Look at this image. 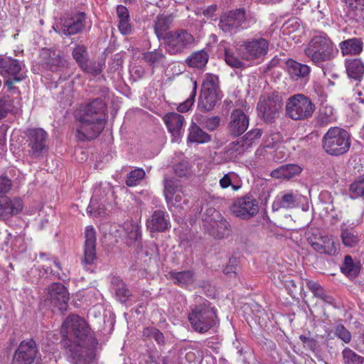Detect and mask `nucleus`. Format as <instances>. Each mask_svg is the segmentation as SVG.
Instances as JSON below:
<instances>
[{"label": "nucleus", "instance_id": "393cba45", "mask_svg": "<svg viewBox=\"0 0 364 364\" xmlns=\"http://www.w3.org/2000/svg\"><path fill=\"white\" fill-rule=\"evenodd\" d=\"M297 205V195L292 191L281 193L277 196L272 205L273 211L280 209H291Z\"/></svg>", "mask_w": 364, "mask_h": 364}, {"label": "nucleus", "instance_id": "423d86ee", "mask_svg": "<svg viewBox=\"0 0 364 364\" xmlns=\"http://www.w3.org/2000/svg\"><path fill=\"white\" fill-rule=\"evenodd\" d=\"M257 21L252 14H246L240 8L223 14L220 17L219 28L225 33H235L240 29L247 28Z\"/></svg>", "mask_w": 364, "mask_h": 364}, {"label": "nucleus", "instance_id": "20e7f679", "mask_svg": "<svg viewBox=\"0 0 364 364\" xmlns=\"http://www.w3.org/2000/svg\"><path fill=\"white\" fill-rule=\"evenodd\" d=\"M188 321L195 331L206 333L218 322L217 311L209 301L205 300L193 306Z\"/></svg>", "mask_w": 364, "mask_h": 364}, {"label": "nucleus", "instance_id": "6e6d98bb", "mask_svg": "<svg viewBox=\"0 0 364 364\" xmlns=\"http://www.w3.org/2000/svg\"><path fill=\"white\" fill-rule=\"evenodd\" d=\"M12 110V102L9 97L0 100V119L4 118Z\"/></svg>", "mask_w": 364, "mask_h": 364}, {"label": "nucleus", "instance_id": "f3484780", "mask_svg": "<svg viewBox=\"0 0 364 364\" xmlns=\"http://www.w3.org/2000/svg\"><path fill=\"white\" fill-rule=\"evenodd\" d=\"M38 354L36 341L30 338L21 342L13 358V364H35Z\"/></svg>", "mask_w": 364, "mask_h": 364}, {"label": "nucleus", "instance_id": "49530a36", "mask_svg": "<svg viewBox=\"0 0 364 364\" xmlns=\"http://www.w3.org/2000/svg\"><path fill=\"white\" fill-rule=\"evenodd\" d=\"M223 217L220 213L213 208H208L203 213L202 219L205 226L209 229L215 222Z\"/></svg>", "mask_w": 364, "mask_h": 364}, {"label": "nucleus", "instance_id": "680f3d73", "mask_svg": "<svg viewBox=\"0 0 364 364\" xmlns=\"http://www.w3.org/2000/svg\"><path fill=\"white\" fill-rule=\"evenodd\" d=\"M220 122V117L218 116H214L204 120L203 124L207 129L213 131L219 126Z\"/></svg>", "mask_w": 364, "mask_h": 364}, {"label": "nucleus", "instance_id": "f8f14e48", "mask_svg": "<svg viewBox=\"0 0 364 364\" xmlns=\"http://www.w3.org/2000/svg\"><path fill=\"white\" fill-rule=\"evenodd\" d=\"M0 75L6 78L5 85L9 90H14L16 87L13 84L26 77L22 72V64L18 60L9 57L0 58Z\"/></svg>", "mask_w": 364, "mask_h": 364}, {"label": "nucleus", "instance_id": "6e6552de", "mask_svg": "<svg viewBox=\"0 0 364 364\" xmlns=\"http://www.w3.org/2000/svg\"><path fill=\"white\" fill-rule=\"evenodd\" d=\"M218 77L213 74H207L203 82L202 89L198 98V107L203 112L212 110L220 100Z\"/></svg>", "mask_w": 364, "mask_h": 364}, {"label": "nucleus", "instance_id": "338daca9", "mask_svg": "<svg viewBox=\"0 0 364 364\" xmlns=\"http://www.w3.org/2000/svg\"><path fill=\"white\" fill-rule=\"evenodd\" d=\"M11 186V181L7 176H0V194L7 193Z\"/></svg>", "mask_w": 364, "mask_h": 364}, {"label": "nucleus", "instance_id": "5701e85b", "mask_svg": "<svg viewBox=\"0 0 364 364\" xmlns=\"http://www.w3.org/2000/svg\"><path fill=\"white\" fill-rule=\"evenodd\" d=\"M21 201L18 199L11 200L6 196L0 198V219L6 220L22 210Z\"/></svg>", "mask_w": 364, "mask_h": 364}, {"label": "nucleus", "instance_id": "e2e57ef3", "mask_svg": "<svg viewBox=\"0 0 364 364\" xmlns=\"http://www.w3.org/2000/svg\"><path fill=\"white\" fill-rule=\"evenodd\" d=\"M282 140L279 133H272L267 136L265 139L266 146L268 148H273L278 142Z\"/></svg>", "mask_w": 364, "mask_h": 364}, {"label": "nucleus", "instance_id": "0eeeda50", "mask_svg": "<svg viewBox=\"0 0 364 364\" xmlns=\"http://www.w3.org/2000/svg\"><path fill=\"white\" fill-rule=\"evenodd\" d=\"M195 43L194 36L186 29L168 31L164 36V48L171 55L184 53L193 48Z\"/></svg>", "mask_w": 364, "mask_h": 364}, {"label": "nucleus", "instance_id": "a19ab883", "mask_svg": "<svg viewBox=\"0 0 364 364\" xmlns=\"http://www.w3.org/2000/svg\"><path fill=\"white\" fill-rule=\"evenodd\" d=\"M111 191L109 186L102 187L101 185L96 186L93 191V196L91 198L89 208H95L97 201H106L107 195Z\"/></svg>", "mask_w": 364, "mask_h": 364}, {"label": "nucleus", "instance_id": "4be33fe9", "mask_svg": "<svg viewBox=\"0 0 364 364\" xmlns=\"http://www.w3.org/2000/svg\"><path fill=\"white\" fill-rule=\"evenodd\" d=\"M125 232L124 241L127 245L133 247L136 250L142 249L141 234L136 223H126L124 225Z\"/></svg>", "mask_w": 364, "mask_h": 364}, {"label": "nucleus", "instance_id": "ddd939ff", "mask_svg": "<svg viewBox=\"0 0 364 364\" xmlns=\"http://www.w3.org/2000/svg\"><path fill=\"white\" fill-rule=\"evenodd\" d=\"M269 46V42L264 38H252L242 42L240 46L239 52L244 60H259L267 54Z\"/></svg>", "mask_w": 364, "mask_h": 364}, {"label": "nucleus", "instance_id": "f257e3e1", "mask_svg": "<svg viewBox=\"0 0 364 364\" xmlns=\"http://www.w3.org/2000/svg\"><path fill=\"white\" fill-rule=\"evenodd\" d=\"M60 333L64 338L67 359L70 364H90L98 345L85 320L77 315L66 318Z\"/></svg>", "mask_w": 364, "mask_h": 364}, {"label": "nucleus", "instance_id": "a211bd4d", "mask_svg": "<svg viewBox=\"0 0 364 364\" xmlns=\"http://www.w3.org/2000/svg\"><path fill=\"white\" fill-rule=\"evenodd\" d=\"M85 14L82 12L65 19L53 26L55 32L65 36L75 35L80 32L85 27Z\"/></svg>", "mask_w": 364, "mask_h": 364}, {"label": "nucleus", "instance_id": "412c9836", "mask_svg": "<svg viewBox=\"0 0 364 364\" xmlns=\"http://www.w3.org/2000/svg\"><path fill=\"white\" fill-rule=\"evenodd\" d=\"M231 120L228 124L230 134L237 136L243 134L249 125V118L245 112L240 109H235L230 116Z\"/></svg>", "mask_w": 364, "mask_h": 364}, {"label": "nucleus", "instance_id": "4d7b16f0", "mask_svg": "<svg viewBox=\"0 0 364 364\" xmlns=\"http://www.w3.org/2000/svg\"><path fill=\"white\" fill-rule=\"evenodd\" d=\"M285 288L289 291L290 294H293L301 289V282L295 281L289 277L284 280Z\"/></svg>", "mask_w": 364, "mask_h": 364}, {"label": "nucleus", "instance_id": "5fc2aeb1", "mask_svg": "<svg viewBox=\"0 0 364 364\" xmlns=\"http://www.w3.org/2000/svg\"><path fill=\"white\" fill-rule=\"evenodd\" d=\"M237 178V174L234 172H229L224 175V176L220 180V186L222 188H227L230 186L232 188L234 191H237L239 186L232 184V181Z\"/></svg>", "mask_w": 364, "mask_h": 364}, {"label": "nucleus", "instance_id": "2eb2a0df", "mask_svg": "<svg viewBox=\"0 0 364 364\" xmlns=\"http://www.w3.org/2000/svg\"><path fill=\"white\" fill-rule=\"evenodd\" d=\"M231 212L237 218L249 220L258 213V203L252 196L239 197L232 203Z\"/></svg>", "mask_w": 364, "mask_h": 364}, {"label": "nucleus", "instance_id": "de8ad7c7", "mask_svg": "<svg viewBox=\"0 0 364 364\" xmlns=\"http://www.w3.org/2000/svg\"><path fill=\"white\" fill-rule=\"evenodd\" d=\"M145 176V171L143 168H137L132 171L127 176L126 179V184L128 186H135L139 183Z\"/></svg>", "mask_w": 364, "mask_h": 364}, {"label": "nucleus", "instance_id": "6ab92c4d", "mask_svg": "<svg viewBox=\"0 0 364 364\" xmlns=\"http://www.w3.org/2000/svg\"><path fill=\"white\" fill-rule=\"evenodd\" d=\"M146 227L151 232H164L171 228L169 215L164 210H154L146 220Z\"/></svg>", "mask_w": 364, "mask_h": 364}, {"label": "nucleus", "instance_id": "a18cd8bd", "mask_svg": "<svg viewBox=\"0 0 364 364\" xmlns=\"http://www.w3.org/2000/svg\"><path fill=\"white\" fill-rule=\"evenodd\" d=\"M350 193L353 198L364 197V174L358 176L350 185Z\"/></svg>", "mask_w": 364, "mask_h": 364}, {"label": "nucleus", "instance_id": "69168bd1", "mask_svg": "<svg viewBox=\"0 0 364 364\" xmlns=\"http://www.w3.org/2000/svg\"><path fill=\"white\" fill-rule=\"evenodd\" d=\"M145 73V70L140 65H133L130 68L131 77L134 81L141 79Z\"/></svg>", "mask_w": 364, "mask_h": 364}, {"label": "nucleus", "instance_id": "c03bdc74", "mask_svg": "<svg viewBox=\"0 0 364 364\" xmlns=\"http://www.w3.org/2000/svg\"><path fill=\"white\" fill-rule=\"evenodd\" d=\"M143 58L149 65L155 66L156 65L163 62L165 60L166 56L161 50L156 49L153 51L144 53Z\"/></svg>", "mask_w": 364, "mask_h": 364}, {"label": "nucleus", "instance_id": "ea45409f", "mask_svg": "<svg viewBox=\"0 0 364 364\" xmlns=\"http://www.w3.org/2000/svg\"><path fill=\"white\" fill-rule=\"evenodd\" d=\"M262 132L260 129H254L245 134V135L235 142H232V145H240L242 150L248 148L254 141L259 139L262 136Z\"/></svg>", "mask_w": 364, "mask_h": 364}, {"label": "nucleus", "instance_id": "473e14b6", "mask_svg": "<svg viewBox=\"0 0 364 364\" xmlns=\"http://www.w3.org/2000/svg\"><path fill=\"white\" fill-rule=\"evenodd\" d=\"M210 233L217 239H223L230 235L231 232L230 224L221 217L218 221L215 222L210 228Z\"/></svg>", "mask_w": 364, "mask_h": 364}, {"label": "nucleus", "instance_id": "bb28decb", "mask_svg": "<svg viewBox=\"0 0 364 364\" xmlns=\"http://www.w3.org/2000/svg\"><path fill=\"white\" fill-rule=\"evenodd\" d=\"M301 168L294 164L279 166L271 172V176L275 178L290 179L301 172Z\"/></svg>", "mask_w": 364, "mask_h": 364}, {"label": "nucleus", "instance_id": "1a4fd4ad", "mask_svg": "<svg viewBox=\"0 0 364 364\" xmlns=\"http://www.w3.org/2000/svg\"><path fill=\"white\" fill-rule=\"evenodd\" d=\"M315 110L311 100L302 94L289 97L285 106L286 115L293 120H304L310 118Z\"/></svg>", "mask_w": 364, "mask_h": 364}, {"label": "nucleus", "instance_id": "bf43d9fd", "mask_svg": "<svg viewBox=\"0 0 364 364\" xmlns=\"http://www.w3.org/2000/svg\"><path fill=\"white\" fill-rule=\"evenodd\" d=\"M129 21V18L119 19V31L124 36L131 34L132 31V26Z\"/></svg>", "mask_w": 364, "mask_h": 364}, {"label": "nucleus", "instance_id": "72a5a7b5", "mask_svg": "<svg viewBox=\"0 0 364 364\" xmlns=\"http://www.w3.org/2000/svg\"><path fill=\"white\" fill-rule=\"evenodd\" d=\"M188 141L190 142L203 144L211 140V136L205 132L196 123L192 122L189 127Z\"/></svg>", "mask_w": 364, "mask_h": 364}, {"label": "nucleus", "instance_id": "3c124183", "mask_svg": "<svg viewBox=\"0 0 364 364\" xmlns=\"http://www.w3.org/2000/svg\"><path fill=\"white\" fill-rule=\"evenodd\" d=\"M196 89H197V83L196 81L193 82V90L189 96V97L183 103H181L178 106V111L180 112H186L190 109V108L193 105L195 97L196 95Z\"/></svg>", "mask_w": 364, "mask_h": 364}, {"label": "nucleus", "instance_id": "13d9d810", "mask_svg": "<svg viewBox=\"0 0 364 364\" xmlns=\"http://www.w3.org/2000/svg\"><path fill=\"white\" fill-rule=\"evenodd\" d=\"M335 333L336 335L345 343H348L350 341L351 334L343 325H338L336 328Z\"/></svg>", "mask_w": 364, "mask_h": 364}, {"label": "nucleus", "instance_id": "f704fd0d", "mask_svg": "<svg viewBox=\"0 0 364 364\" xmlns=\"http://www.w3.org/2000/svg\"><path fill=\"white\" fill-rule=\"evenodd\" d=\"M209 59V55L204 50L193 52L187 59L186 63L188 66L198 69L203 68Z\"/></svg>", "mask_w": 364, "mask_h": 364}, {"label": "nucleus", "instance_id": "4c0bfd02", "mask_svg": "<svg viewBox=\"0 0 364 364\" xmlns=\"http://www.w3.org/2000/svg\"><path fill=\"white\" fill-rule=\"evenodd\" d=\"M193 277L194 273L191 270L169 272V279L174 280V284L181 287L193 284Z\"/></svg>", "mask_w": 364, "mask_h": 364}, {"label": "nucleus", "instance_id": "0e129e2a", "mask_svg": "<svg viewBox=\"0 0 364 364\" xmlns=\"http://www.w3.org/2000/svg\"><path fill=\"white\" fill-rule=\"evenodd\" d=\"M174 172L178 177L186 176L189 173L187 162L178 163L174 166Z\"/></svg>", "mask_w": 364, "mask_h": 364}, {"label": "nucleus", "instance_id": "9b49d317", "mask_svg": "<svg viewBox=\"0 0 364 364\" xmlns=\"http://www.w3.org/2000/svg\"><path fill=\"white\" fill-rule=\"evenodd\" d=\"M29 154L33 158H39L48 151V134L42 128H29L25 132Z\"/></svg>", "mask_w": 364, "mask_h": 364}, {"label": "nucleus", "instance_id": "37998d69", "mask_svg": "<svg viewBox=\"0 0 364 364\" xmlns=\"http://www.w3.org/2000/svg\"><path fill=\"white\" fill-rule=\"evenodd\" d=\"M72 55L80 68L88 60L87 48L84 45H76L73 50Z\"/></svg>", "mask_w": 364, "mask_h": 364}, {"label": "nucleus", "instance_id": "aec40b11", "mask_svg": "<svg viewBox=\"0 0 364 364\" xmlns=\"http://www.w3.org/2000/svg\"><path fill=\"white\" fill-rule=\"evenodd\" d=\"M85 241L84 247L83 264H93L97 259L96 255V235L94 228L87 226L85 229Z\"/></svg>", "mask_w": 364, "mask_h": 364}, {"label": "nucleus", "instance_id": "7c9ffc66", "mask_svg": "<svg viewBox=\"0 0 364 364\" xmlns=\"http://www.w3.org/2000/svg\"><path fill=\"white\" fill-rule=\"evenodd\" d=\"M314 250L318 253L328 255H334L338 252L333 240L328 236L322 235L318 238V243H314Z\"/></svg>", "mask_w": 364, "mask_h": 364}, {"label": "nucleus", "instance_id": "603ef678", "mask_svg": "<svg viewBox=\"0 0 364 364\" xmlns=\"http://www.w3.org/2000/svg\"><path fill=\"white\" fill-rule=\"evenodd\" d=\"M84 72L91 74L94 76L98 75L102 70V65L100 63L96 61L87 60L82 67L80 68Z\"/></svg>", "mask_w": 364, "mask_h": 364}, {"label": "nucleus", "instance_id": "c9c22d12", "mask_svg": "<svg viewBox=\"0 0 364 364\" xmlns=\"http://www.w3.org/2000/svg\"><path fill=\"white\" fill-rule=\"evenodd\" d=\"M111 284L119 301L122 303H125L130 297L131 292L127 289L124 282L119 277H113Z\"/></svg>", "mask_w": 364, "mask_h": 364}, {"label": "nucleus", "instance_id": "c756f323", "mask_svg": "<svg viewBox=\"0 0 364 364\" xmlns=\"http://www.w3.org/2000/svg\"><path fill=\"white\" fill-rule=\"evenodd\" d=\"M348 76L350 79L360 81L364 75L363 63L358 58L348 60L346 63Z\"/></svg>", "mask_w": 364, "mask_h": 364}, {"label": "nucleus", "instance_id": "09e8293b", "mask_svg": "<svg viewBox=\"0 0 364 364\" xmlns=\"http://www.w3.org/2000/svg\"><path fill=\"white\" fill-rule=\"evenodd\" d=\"M342 354L346 364H363L364 362L363 357L357 355L350 348H345Z\"/></svg>", "mask_w": 364, "mask_h": 364}, {"label": "nucleus", "instance_id": "7ed1b4c3", "mask_svg": "<svg viewBox=\"0 0 364 364\" xmlns=\"http://www.w3.org/2000/svg\"><path fill=\"white\" fill-rule=\"evenodd\" d=\"M304 52L316 65L322 67L336 57L338 50L327 34L319 33L309 40Z\"/></svg>", "mask_w": 364, "mask_h": 364}, {"label": "nucleus", "instance_id": "39448f33", "mask_svg": "<svg viewBox=\"0 0 364 364\" xmlns=\"http://www.w3.org/2000/svg\"><path fill=\"white\" fill-rule=\"evenodd\" d=\"M350 137L348 132L338 127H331L322 138V147L331 156H341L349 150Z\"/></svg>", "mask_w": 364, "mask_h": 364}, {"label": "nucleus", "instance_id": "4468645a", "mask_svg": "<svg viewBox=\"0 0 364 364\" xmlns=\"http://www.w3.org/2000/svg\"><path fill=\"white\" fill-rule=\"evenodd\" d=\"M282 106V98L277 93H272L259 100L257 110L265 122L273 123L279 117Z\"/></svg>", "mask_w": 364, "mask_h": 364}, {"label": "nucleus", "instance_id": "dca6fc26", "mask_svg": "<svg viewBox=\"0 0 364 364\" xmlns=\"http://www.w3.org/2000/svg\"><path fill=\"white\" fill-rule=\"evenodd\" d=\"M41 57L43 64L52 72L63 71L70 66L64 53L58 49L43 48Z\"/></svg>", "mask_w": 364, "mask_h": 364}, {"label": "nucleus", "instance_id": "864d4df0", "mask_svg": "<svg viewBox=\"0 0 364 364\" xmlns=\"http://www.w3.org/2000/svg\"><path fill=\"white\" fill-rule=\"evenodd\" d=\"M225 60L226 63L232 68H242L245 67V64L230 50H225Z\"/></svg>", "mask_w": 364, "mask_h": 364}, {"label": "nucleus", "instance_id": "2f4dec72", "mask_svg": "<svg viewBox=\"0 0 364 364\" xmlns=\"http://www.w3.org/2000/svg\"><path fill=\"white\" fill-rule=\"evenodd\" d=\"M172 21L173 17L171 15L162 14L157 16L154 22V28L159 40H164V36L170 28Z\"/></svg>", "mask_w": 364, "mask_h": 364}, {"label": "nucleus", "instance_id": "8fccbe9b", "mask_svg": "<svg viewBox=\"0 0 364 364\" xmlns=\"http://www.w3.org/2000/svg\"><path fill=\"white\" fill-rule=\"evenodd\" d=\"M143 336L150 339H154L157 343L164 345L165 338L163 333L155 328H146L143 331Z\"/></svg>", "mask_w": 364, "mask_h": 364}, {"label": "nucleus", "instance_id": "b1692460", "mask_svg": "<svg viewBox=\"0 0 364 364\" xmlns=\"http://www.w3.org/2000/svg\"><path fill=\"white\" fill-rule=\"evenodd\" d=\"M347 16L356 23H364V0H344Z\"/></svg>", "mask_w": 364, "mask_h": 364}, {"label": "nucleus", "instance_id": "e433bc0d", "mask_svg": "<svg viewBox=\"0 0 364 364\" xmlns=\"http://www.w3.org/2000/svg\"><path fill=\"white\" fill-rule=\"evenodd\" d=\"M343 55H357L363 50V42L358 38H351L340 43Z\"/></svg>", "mask_w": 364, "mask_h": 364}, {"label": "nucleus", "instance_id": "cd10ccee", "mask_svg": "<svg viewBox=\"0 0 364 364\" xmlns=\"http://www.w3.org/2000/svg\"><path fill=\"white\" fill-rule=\"evenodd\" d=\"M164 121L173 136L179 135L184 122V117L182 115L176 112H170L164 117Z\"/></svg>", "mask_w": 364, "mask_h": 364}, {"label": "nucleus", "instance_id": "79ce46f5", "mask_svg": "<svg viewBox=\"0 0 364 364\" xmlns=\"http://www.w3.org/2000/svg\"><path fill=\"white\" fill-rule=\"evenodd\" d=\"M341 237L343 244L348 247H355L359 242L358 235L353 229H343Z\"/></svg>", "mask_w": 364, "mask_h": 364}, {"label": "nucleus", "instance_id": "052dcab7", "mask_svg": "<svg viewBox=\"0 0 364 364\" xmlns=\"http://www.w3.org/2000/svg\"><path fill=\"white\" fill-rule=\"evenodd\" d=\"M105 201H97V203L95 205V208H89L87 207V212L90 215L92 216H101L105 214Z\"/></svg>", "mask_w": 364, "mask_h": 364}, {"label": "nucleus", "instance_id": "9d476101", "mask_svg": "<svg viewBox=\"0 0 364 364\" xmlns=\"http://www.w3.org/2000/svg\"><path fill=\"white\" fill-rule=\"evenodd\" d=\"M69 299V292L61 283L53 282L44 290L45 304L50 308L57 309L61 314H64L67 311Z\"/></svg>", "mask_w": 364, "mask_h": 364}, {"label": "nucleus", "instance_id": "c85d7f7f", "mask_svg": "<svg viewBox=\"0 0 364 364\" xmlns=\"http://www.w3.org/2000/svg\"><path fill=\"white\" fill-rule=\"evenodd\" d=\"M164 195L166 203L173 201V196L177 193H182L183 187L181 182L175 178H165L164 180Z\"/></svg>", "mask_w": 364, "mask_h": 364}, {"label": "nucleus", "instance_id": "58836bf2", "mask_svg": "<svg viewBox=\"0 0 364 364\" xmlns=\"http://www.w3.org/2000/svg\"><path fill=\"white\" fill-rule=\"evenodd\" d=\"M341 272L348 277H355L360 272L359 262L354 261L350 255H346L341 267Z\"/></svg>", "mask_w": 364, "mask_h": 364}, {"label": "nucleus", "instance_id": "774afa93", "mask_svg": "<svg viewBox=\"0 0 364 364\" xmlns=\"http://www.w3.org/2000/svg\"><path fill=\"white\" fill-rule=\"evenodd\" d=\"M183 196V191L182 190V193H177L173 196V201L172 203H167L168 208L169 210H172V207H176L179 208H182V199Z\"/></svg>", "mask_w": 364, "mask_h": 364}, {"label": "nucleus", "instance_id": "f03ea898", "mask_svg": "<svg viewBox=\"0 0 364 364\" xmlns=\"http://www.w3.org/2000/svg\"><path fill=\"white\" fill-rule=\"evenodd\" d=\"M109 94V90L104 87L101 90V97L81 106L76 114L77 126L76 137L84 141L95 139L103 131L106 121L107 105L105 100Z\"/></svg>", "mask_w": 364, "mask_h": 364}, {"label": "nucleus", "instance_id": "a878e982", "mask_svg": "<svg viewBox=\"0 0 364 364\" xmlns=\"http://www.w3.org/2000/svg\"><path fill=\"white\" fill-rule=\"evenodd\" d=\"M287 71L291 79L298 80L309 75L311 68L306 64L300 63L293 59L287 60Z\"/></svg>", "mask_w": 364, "mask_h": 364}]
</instances>
